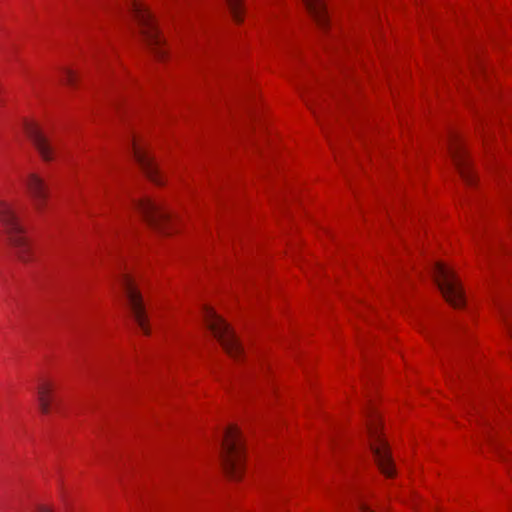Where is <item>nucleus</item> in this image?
Listing matches in <instances>:
<instances>
[{
  "label": "nucleus",
  "instance_id": "9d476101",
  "mask_svg": "<svg viewBox=\"0 0 512 512\" xmlns=\"http://www.w3.org/2000/svg\"><path fill=\"white\" fill-rule=\"evenodd\" d=\"M25 187L33 200L35 209L43 213L49 197L48 185L43 178L37 174L31 173L24 180Z\"/></svg>",
  "mask_w": 512,
  "mask_h": 512
},
{
  "label": "nucleus",
  "instance_id": "39448f33",
  "mask_svg": "<svg viewBox=\"0 0 512 512\" xmlns=\"http://www.w3.org/2000/svg\"><path fill=\"white\" fill-rule=\"evenodd\" d=\"M204 319L207 327L221 343L225 351L234 358L243 353L242 345L230 326L211 308H205Z\"/></svg>",
  "mask_w": 512,
  "mask_h": 512
},
{
  "label": "nucleus",
  "instance_id": "6e6552de",
  "mask_svg": "<svg viewBox=\"0 0 512 512\" xmlns=\"http://www.w3.org/2000/svg\"><path fill=\"white\" fill-rule=\"evenodd\" d=\"M134 205L153 229L163 234L169 233L170 215L159 203L149 198H144L135 201Z\"/></svg>",
  "mask_w": 512,
  "mask_h": 512
},
{
  "label": "nucleus",
  "instance_id": "6ab92c4d",
  "mask_svg": "<svg viewBox=\"0 0 512 512\" xmlns=\"http://www.w3.org/2000/svg\"><path fill=\"white\" fill-rule=\"evenodd\" d=\"M38 512H52L50 508H47L45 506H39L37 509Z\"/></svg>",
  "mask_w": 512,
  "mask_h": 512
},
{
  "label": "nucleus",
  "instance_id": "a211bd4d",
  "mask_svg": "<svg viewBox=\"0 0 512 512\" xmlns=\"http://www.w3.org/2000/svg\"><path fill=\"white\" fill-rule=\"evenodd\" d=\"M360 509H361V512H374L368 506H366L363 503L361 504Z\"/></svg>",
  "mask_w": 512,
  "mask_h": 512
},
{
  "label": "nucleus",
  "instance_id": "f8f14e48",
  "mask_svg": "<svg viewBox=\"0 0 512 512\" xmlns=\"http://www.w3.org/2000/svg\"><path fill=\"white\" fill-rule=\"evenodd\" d=\"M450 154L463 180L471 184L473 182L474 176L470 171L469 164L466 161L464 151L462 150L460 144H458L456 141L455 143L450 145Z\"/></svg>",
  "mask_w": 512,
  "mask_h": 512
},
{
  "label": "nucleus",
  "instance_id": "dca6fc26",
  "mask_svg": "<svg viewBox=\"0 0 512 512\" xmlns=\"http://www.w3.org/2000/svg\"><path fill=\"white\" fill-rule=\"evenodd\" d=\"M63 77H64L63 81L67 85H70V86H74L75 85L77 76H76V74H75V72L73 70L68 69V68L63 69Z\"/></svg>",
  "mask_w": 512,
  "mask_h": 512
},
{
  "label": "nucleus",
  "instance_id": "20e7f679",
  "mask_svg": "<svg viewBox=\"0 0 512 512\" xmlns=\"http://www.w3.org/2000/svg\"><path fill=\"white\" fill-rule=\"evenodd\" d=\"M367 431L370 438V448L374 455L381 472L387 477H392L395 473L393 460L386 441L380 433L378 416L372 411L367 412Z\"/></svg>",
  "mask_w": 512,
  "mask_h": 512
},
{
  "label": "nucleus",
  "instance_id": "f257e3e1",
  "mask_svg": "<svg viewBox=\"0 0 512 512\" xmlns=\"http://www.w3.org/2000/svg\"><path fill=\"white\" fill-rule=\"evenodd\" d=\"M0 222L18 258L23 262L32 260V248L19 222L17 209L12 203L0 201Z\"/></svg>",
  "mask_w": 512,
  "mask_h": 512
},
{
  "label": "nucleus",
  "instance_id": "1a4fd4ad",
  "mask_svg": "<svg viewBox=\"0 0 512 512\" xmlns=\"http://www.w3.org/2000/svg\"><path fill=\"white\" fill-rule=\"evenodd\" d=\"M26 135L45 161L54 159L55 147L52 140L42 131L37 123L26 122L24 126Z\"/></svg>",
  "mask_w": 512,
  "mask_h": 512
},
{
  "label": "nucleus",
  "instance_id": "f3484780",
  "mask_svg": "<svg viewBox=\"0 0 512 512\" xmlns=\"http://www.w3.org/2000/svg\"><path fill=\"white\" fill-rule=\"evenodd\" d=\"M500 311L512 337V322L509 320L506 309L504 307H500Z\"/></svg>",
  "mask_w": 512,
  "mask_h": 512
},
{
  "label": "nucleus",
  "instance_id": "7ed1b4c3",
  "mask_svg": "<svg viewBox=\"0 0 512 512\" xmlns=\"http://www.w3.org/2000/svg\"><path fill=\"white\" fill-rule=\"evenodd\" d=\"M126 9L140 26L141 33L147 45L151 48L156 57L162 59L166 53L163 48V39L159 34L155 20L148 8L136 0H130L126 3Z\"/></svg>",
  "mask_w": 512,
  "mask_h": 512
},
{
  "label": "nucleus",
  "instance_id": "9b49d317",
  "mask_svg": "<svg viewBox=\"0 0 512 512\" xmlns=\"http://www.w3.org/2000/svg\"><path fill=\"white\" fill-rule=\"evenodd\" d=\"M132 149L136 161L138 162L146 176L152 182L159 185L162 184L158 166L154 158L150 155V153L145 148L139 146L135 140H133L132 142Z\"/></svg>",
  "mask_w": 512,
  "mask_h": 512
},
{
  "label": "nucleus",
  "instance_id": "0eeeda50",
  "mask_svg": "<svg viewBox=\"0 0 512 512\" xmlns=\"http://www.w3.org/2000/svg\"><path fill=\"white\" fill-rule=\"evenodd\" d=\"M118 281L123 289V292L127 299V305L131 311L133 318L135 319L136 323L143 331V333L148 334L149 329L147 325L145 306L143 303L142 296L138 291L133 278L128 273H122L119 276Z\"/></svg>",
  "mask_w": 512,
  "mask_h": 512
},
{
  "label": "nucleus",
  "instance_id": "f03ea898",
  "mask_svg": "<svg viewBox=\"0 0 512 512\" xmlns=\"http://www.w3.org/2000/svg\"><path fill=\"white\" fill-rule=\"evenodd\" d=\"M244 445L240 431L236 426H229L224 433L221 444V461L226 474L234 480L241 477L244 465Z\"/></svg>",
  "mask_w": 512,
  "mask_h": 512
},
{
  "label": "nucleus",
  "instance_id": "ddd939ff",
  "mask_svg": "<svg viewBox=\"0 0 512 512\" xmlns=\"http://www.w3.org/2000/svg\"><path fill=\"white\" fill-rule=\"evenodd\" d=\"M309 13L314 18L316 23L325 28L328 24V14L324 0H303Z\"/></svg>",
  "mask_w": 512,
  "mask_h": 512
},
{
  "label": "nucleus",
  "instance_id": "4468645a",
  "mask_svg": "<svg viewBox=\"0 0 512 512\" xmlns=\"http://www.w3.org/2000/svg\"><path fill=\"white\" fill-rule=\"evenodd\" d=\"M37 400L40 411L48 415L51 412V405L54 401L52 396V386L48 382H42L37 388Z\"/></svg>",
  "mask_w": 512,
  "mask_h": 512
},
{
  "label": "nucleus",
  "instance_id": "2eb2a0df",
  "mask_svg": "<svg viewBox=\"0 0 512 512\" xmlns=\"http://www.w3.org/2000/svg\"><path fill=\"white\" fill-rule=\"evenodd\" d=\"M230 13L235 22L240 23L242 21V1L241 0H226Z\"/></svg>",
  "mask_w": 512,
  "mask_h": 512
},
{
  "label": "nucleus",
  "instance_id": "423d86ee",
  "mask_svg": "<svg viewBox=\"0 0 512 512\" xmlns=\"http://www.w3.org/2000/svg\"><path fill=\"white\" fill-rule=\"evenodd\" d=\"M433 273L437 285L447 302L456 308L463 306L465 302L464 294L454 272L442 263H435Z\"/></svg>",
  "mask_w": 512,
  "mask_h": 512
}]
</instances>
